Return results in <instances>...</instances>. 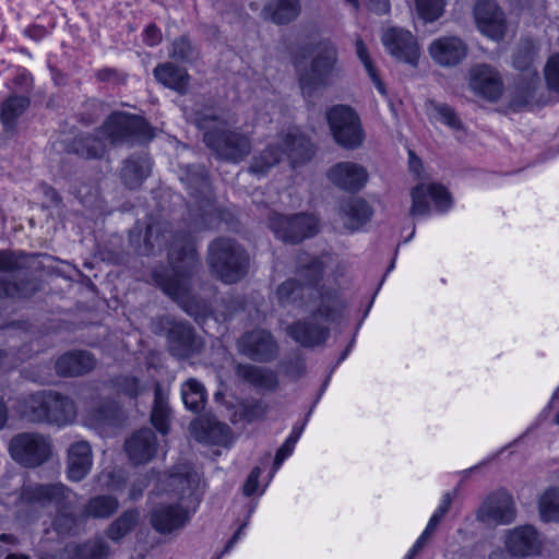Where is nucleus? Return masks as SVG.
<instances>
[{
	"label": "nucleus",
	"instance_id": "obj_1",
	"mask_svg": "<svg viewBox=\"0 0 559 559\" xmlns=\"http://www.w3.org/2000/svg\"><path fill=\"white\" fill-rule=\"evenodd\" d=\"M199 485L198 473L188 464L176 466L156 480L155 490L162 501L153 509L151 523L157 532L169 534L186 525L189 513L182 503L191 501Z\"/></svg>",
	"mask_w": 559,
	"mask_h": 559
},
{
	"label": "nucleus",
	"instance_id": "obj_2",
	"mask_svg": "<svg viewBox=\"0 0 559 559\" xmlns=\"http://www.w3.org/2000/svg\"><path fill=\"white\" fill-rule=\"evenodd\" d=\"M309 156V141L297 128H290L287 132L278 134L253 157L250 170L257 175H264L275 165L287 163L290 167H295Z\"/></svg>",
	"mask_w": 559,
	"mask_h": 559
},
{
	"label": "nucleus",
	"instance_id": "obj_3",
	"mask_svg": "<svg viewBox=\"0 0 559 559\" xmlns=\"http://www.w3.org/2000/svg\"><path fill=\"white\" fill-rule=\"evenodd\" d=\"M341 304L335 295H321L316 311L306 320L288 328V334L302 346L313 347L324 343L329 335L326 323L334 320Z\"/></svg>",
	"mask_w": 559,
	"mask_h": 559
},
{
	"label": "nucleus",
	"instance_id": "obj_4",
	"mask_svg": "<svg viewBox=\"0 0 559 559\" xmlns=\"http://www.w3.org/2000/svg\"><path fill=\"white\" fill-rule=\"evenodd\" d=\"M23 414L32 421L62 426L74 419L75 407L72 401L58 393L39 392L28 397Z\"/></svg>",
	"mask_w": 559,
	"mask_h": 559
},
{
	"label": "nucleus",
	"instance_id": "obj_5",
	"mask_svg": "<svg viewBox=\"0 0 559 559\" xmlns=\"http://www.w3.org/2000/svg\"><path fill=\"white\" fill-rule=\"evenodd\" d=\"M209 263L223 282L234 283L245 275L248 258L234 241L219 239L210 246Z\"/></svg>",
	"mask_w": 559,
	"mask_h": 559
},
{
	"label": "nucleus",
	"instance_id": "obj_6",
	"mask_svg": "<svg viewBox=\"0 0 559 559\" xmlns=\"http://www.w3.org/2000/svg\"><path fill=\"white\" fill-rule=\"evenodd\" d=\"M334 141L342 147L355 150L365 141V132L358 115L348 106L337 105L325 114Z\"/></svg>",
	"mask_w": 559,
	"mask_h": 559
},
{
	"label": "nucleus",
	"instance_id": "obj_7",
	"mask_svg": "<svg viewBox=\"0 0 559 559\" xmlns=\"http://www.w3.org/2000/svg\"><path fill=\"white\" fill-rule=\"evenodd\" d=\"M201 129H205L204 141L216 154L225 159L238 162L248 155L250 142L247 136L237 132L227 131L223 122H215L210 129L207 121L199 122Z\"/></svg>",
	"mask_w": 559,
	"mask_h": 559
},
{
	"label": "nucleus",
	"instance_id": "obj_8",
	"mask_svg": "<svg viewBox=\"0 0 559 559\" xmlns=\"http://www.w3.org/2000/svg\"><path fill=\"white\" fill-rule=\"evenodd\" d=\"M174 275L160 282L163 290L174 299L183 302L188 292V276L198 264L197 253L193 245L188 243L182 251L175 257V248L169 254Z\"/></svg>",
	"mask_w": 559,
	"mask_h": 559
},
{
	"label": "nucleus",
	"instance_id": "obj_9",
	"mask_svg": "<svg viewBox=\"0 0 559 559\" xmlns=\"http://www.w3.org/2000/svg\"><path fill=\"white\" fill-rule=\"evenodd\" d=\"M13 460L25 466H36L51 454V443L48 438L37 433H21L10 443Z\"/></svg>",
	"mask_w": 559,
	"mask_h": 559
},
{
	"label": "nucleus",
	"instance_id": "obj_10",
	"mask_svg": "<svg viewBox=\"0 0 559 559\" xmlns=\"http://www.w3.org/2000/svg\"><path fill=\"white\" fill-rule=\"evenodd\" d=\"M270 226L277 238L285 242L297 243L318 233V219L311 215H295L292 217L274 214Z\"/></svg>",
	"mask_w": 559,
	"mask_h": 559
},
{
	"label": "nucleus",
	"instance_id": "obj_11",
	"mask_svg": "<svg viewBox=\"0 0 559 559\" xmlns=\"http://www.w3.org/2000/svg\"><path fill=\"white\" fill-rule=\"evenodd\" d=\"M412 206L409 213L413 217L428 215L430 203L438 211H444L451 205V195L444 186L437 182H421L416 185L412 191Z\"/></svg>",
	"mask_w": 559,
	"mask_h": 559
},
{
	"label": "nucleus",
	"instance_id": "obj_12",
	"mask_svg": "<svg viewBox=\"0 0 559 559\" xmlns=\"http://www.w3.org/2000/svg\"><path fill=\"white\" fill-rule=\"evenodd\" d=\"M386 50L396 59L417 67L420 57V49L415 36L407 29L390 27L381 36Z\"/></svg>",
	"mask_w": 559,
	"mask_h": 559
},
{
	"label": "nucleus",
	"instance_id": "obj_13",
	"mask_svg": "<svg viewBox=\"0 0 559 559\" xmlns=\"http://www.w3.org/2000/svg\"><path fill=\"white\" fill-rule=\"evenodd\" d=\"M504 546L511 556L525 558L543 555L545 540L534 526L523 525L507 531Z\"/></svg>",
	"mask_w": 559,
	"mask_h": 559
},
{
	"label": "nucleus",
	"instance_id": "obj_14",
	"mask_svg": "<svg viewBox=\"0 0 559 559\" xmlns=\"http://www.w3.org/2000/svg\"><path fill=\"white\" fill-rule=\"evenodd\" d=\"M102 133L112 143L126 136L143 140L153 138L148 124L143 119L123 112L112 114L104 124Z\"/></svg>",
	"mask_w": 559,
	"mask_h": 559
},
{
	"label": "nucleus",
	"instance_id": "obj_15",
	"mask_svg": "<svg viewBox=\"0 0 559 559\" xmlns=\"http://www.w3.org/2000/svg\"><path fill=\"white\" fill-rule=\"evenodd\" d=\"M516 509L511 495L497 491L486 498L478 509L477 518L488 524H509L515 519Z\"/></svg>",
	"mask_w": 559,
	"mask_h": 559
},
{
	"label": "nucleus",
	"instance_id": "obj_16",
	"mask_svg": "<svg viewBox=\"0 0 559 559\" xmlns=\"http://www.w3.org/2000/svg\"><path fill=\"white\" fill-rule=\"evenodd\" d=\"M474 16L478 29L492 39L504 36L507 24L503 12L491 0H479L474 8Z\"/></svg>",
	"mask_w": 559,
	"mask_h": 559
},
{
	"label": "nucleus",
	"instance_id": "obj_17",
	"mask_svg": "<svg viewBox=\"0 0 559 559\" xmlns=\"http://www.w3.org/2000/svg\"><path fill=\"white\" fill-rule=\"evenodd\" d=\"M328 178L335 187L355 192L366 186L368 173L364 166L357 163L341 162L329 169Z\"/></svg>",
	"mask_w": 559,
	"mask_h": 559
},
{
	"label": "nucleus",
	"instance_id": "obj_18",
	"mask_svg": "<svg viewBox=\"0 0 559 559\" xmlns=\"http://www.w3.org/2000/svg\"><path fill=\"white\" fill-rule=\"evenodd\" d=\"M428 52L441 67H455L467 55V46L456 36H443L431 41Z\"/></svg>",
	"mask_w": 559,
	"mask_h": 559
},
{
	"label": "nucleus",
	"instance_id": "obj_19",
	"mask_svg": "<svg viewBox=\"0 0 559 559\" xmlns=\"http://www.w3.org/2000/svg\"><path fill=\"white\" fill-rule=\"evenodd\" d=\"M295 59L298 66L310 59L311 70H330L337 61V51L332 43L320 41L313 46L298 47Z\"/></svg>",
	"mask_w": 559,
	"mask_h": 559
},
{
	"label": "nucleus",
	"instance_id": "obj_20",
	"mask_svg": "<svg viewBox=\"0 0 559 559\" xmlns=\"http://www.w3.org/2000/svg\"><path fill=\"white\" fill-rule=\"evenodd\" d=\"M190 430L194 438L201 442L226 445L230 441L229 427L215 419H195L191 423Z\"/></svg>",
	"mask_w": 559,
	"mask_h": 559
},
{
	"label": "nucleus",
	"instance_id": "obj_21",
	"mask_svg": "<svg viewBox=\"0 0 559 559\" xmlns=\"http://www.w3.org/2000/svg\"><path fill=\"white\" fill-rule=\"evenodd\" d=\"M93 464L91 445L85 441L73 443L68 451V476L80 481L91 471Z\"/></svg>",
	"mask_w": 559,
	"mask_h": 559
},
{
	"label": "nucleus",
	"instance_id": "obj_22",
	"mask_svg": "<svg viewBox=\"0 0 559 559\" xmlns=\"http://www.w3.org/2000/svg\"><path fill=\"white\" fill-rule=\"evenodd\" d=\"M241 350L252 359H269L275 354V343L266 331H253L246 334L240 343Z\"/></svg>",
	"mask_w": 559,
	"mask_h": 559
},
{
	"label": "nucleus",
	"instance_id": "obj_23",
	"mask_svg": "<svg viewBox=\"0 0 559 559\" xmlns=\"http://www.w3.org/2000/svg\"><path fill=\"white\" fill-rule=\"evenodd\" d=\"M126 451L134 464L148 462L156 452L155 436L150 429H143L126 443Z\"/></svg>",
	"mask_w": 559,
	"mask_h": 559
},
{
	"label": "nucleus",
	"instance_id": "obj_24",
	"mask_svg": "<svg viewBox=\"0 0 559 559\" xmlns=\"http://www.w3.org/2000/svg\"><path fill=\"white\" fill-rule=\"evenodd\" d=\"M95 358L87 352H69L56 361V371L60 376L75 377L91 371Z\"/></svg>",
	"mask_w": 559,
	"mask_h": 559
},
{
	"label": "nucleus",
	"instance_id": "obj_25",
	"mask_svg": "<svg viewBox=\"0 0 559 559\" xmlns=\"http://www.w3.org/2000/svg\"><path fill=\"white\" fill-rule=\"evenodd\" d=\"M300 11V0H270L263 9V14L276 24H287L296 20Z\"/></svg>",
	"mask_w": 559,
	"mask_h": 559
},
{
	"label": "nucleus",
	"instance_id": "obj_26",
	"mask_svg": "<svg viewBox=\"0 0 559 559\" xmlns=\"http://www.w3.org/2000/svg\"><path fill=\"white\" fill-rule=\"evenodd\" d=\"M475 94L488 100H497L503 92V84L497 72H475L471 79Z\"/></svg>",
	"mask_w": 559,
	"mask_h": 559
},
{
	"label": "nucleus",
	"instance_id": "obj_27",
	"mask_svg": "<svg viewBox=\"0 0 559 559\" xmlns=\"http://www.w3.org/2000/svg\"><path fill=\"white\" fill-rule=\"evenodd\" d=\"M74 496V493L61 484L36 486L27 491V499L38 503H55L57 507H59L63 500L71 502Z\"/></svg>",
	"mask_w": 559,
	"mask_h": 559
},
{
	"label": "nucleus",
	"instance_id": "obj_28",
	"mask_svg": "<svg viewBox=\"0 0 559 559\" xmlns=\"http://www.w3.org/2000/svg\"><path fill=\"white\" fill-rule=\"evenodd\" d=\"M425 112L431 121L441 122L452 130H462L463 124L455 111L448 105L428 100L425 104Z\"/></svg>",
	"mask_w": 559,
	"mask_h": 559
},
{
	"label": "nucleus",
	"instance_id": "obj_29",
	"mask_svg": "<svg viewBox=\"0 0 559 559\" xmlns=\"http://www.w3.org/2000/svg\"><path fill=\"white\" fill-rule=\"evenodd\" d=\"M342 212L346 225L352 229L365 224L372 214L367 202L361 199H350L343 205Z\"/></svg>",
	"mask_w": 559,
	"mask_h": 559
},
{
	"label": "nucleus",
	"instance_id": "obj_30",
	"mask_svg": "<svg viewBox=\"0 0 559 559\" xmlns=\"http://www.w3.org/2000/svg\"><path fill=\"white\" fill-rule=\"evenodd\" d=\"M29 102L26 97L12 96L1 104L0 119L7 130L15 128L16 119L27 109Z\"/></svg>",
	"mask_w": 559,
	"mask_h": 559
},
{
	"label": "nucleus",
	"instance_id": "obj_31",
	"mask_svg": "<svg viewBox=\"0 0 559 559\" xmlns=\"http://www.w3.org/2000/svg\"><path fill=\"white\" fill-rule=\"evenodd\" d=\"M107 547L102 542H91L83 545L70 544L64 548V559H105Z\"/></svg>",
	"mask_w": 559,
	"mask_h": 559
},
{
	"label": "nucleus",
	"instance_id": "obj_32",
	"mask_svg": "<svg viewBox=\"0 0 559 559\" xmlns=\"http://www.w3.org/2000/svg\"><path fill=\"white\" fill-rule=\"evenodd\" d=\"M181 397L188 409L198 413L205 405V388L198 380L189 379L181 386Z\"/></svg>",
	"mask_w": 559,
	"mask_h": 559
},
{
	"label": "nucleus",
	"instance_id": "obj_33",
	"mask_svg": "<svg viewBox=\"0 0 559 559\" xmlns=\"http://www.w3.org/2000/svg\"><path fill=\"white\" fill-rule=\"evenodd\" d=\"M538 512L544 522H559V488H549L542 493Z\"/></svg>",
	"mask_w": 559,
	"mask_h": 559
},
{
	"label": "nucleus",
	"instance_id": "obj_34",
	"mask_svg": "<svg viewBox=\"0 0 559 559\" xmlns=\"http://www.w3.org/2000/svg\"><path fill=\"white\" fill-rule=\"evenodd\" d=\"M168 415L167 397L162 393L159 388H156L151 420L154 427L163 435L168 431Z\"/></svg>",
	"mask_w": 559,
	"mask_h": 559
},
{
	"label": "nucleus",
	"instance_id": "obj_35",
	"mask_svg": "<svg viewBox=\"0 0 559 559\" xmlns=\"http://www.w3.org/2000/svg\"><path fill=\"white\" fill-rule=\"evenodd\" d=\"M537 91V80L534 74L515 86L512 97L513 107L527 106L534 103Z\"/></svg>",
	"mask_w": 559,
	"mask_h": 559
},
{
	"label": "nucleus",
	"instance_id": "obj_36",
	"mask_svg": "<svg viewBox=\"0 0 559 559\" xmlns=\"http://www.w3.org/2000/svg\"><path fill=\"white\" fill-rule=\"evenodd\" d=\"M238 377L245 379L248 382L253 383L257 386L272 388L275 383L274 377L270 372L250 366V365H238L236 367Z\"/></svg>",
	"mask_w": 559,
	"mask_h": 559
},
{
	"label": "nucleus",
	"instance_id": "obj_37",
	"mask_svg": "<svg viewBox=\"0 0 559 559\" xmlns=\"http://www.w3.org/2000/svg\"><path fill=\"white\" fill-rule=\"evenodd\" d=\"M169 56L175 62L192 64L199 58V51L186 37H180L174 40Z\"/></svg>",
	"mask_w": 559,
	"mask_h": 559
},
{
	"label": "nucleus",
	"instance_id": "obj_38",
	"mask_svg": "<svg viewBox=\"0 0 559 559\" xmlns=\"http://www.w3.org/2000/svg\"><path fill=\"white\" fill-rule=\"evenodd\" d=\"M148 165L145 160H127L122 168V178L130 188H135L147 176Z\"/></svg>",
	"mask_w": 559,
	"mask_h": 559
},
{
	"label": "nucleus",
	"instance_id": "obj_39",
	"mask_svg": "<svg viewBox=\"0 0 559 559\" xmlns=\"http://www.w3.org/2000/svg\"><path fill=\"white\" fill-rule=\"evenodd\" d=\"M139 521V514L135 511H127L117 519L108 530V537L112 540H119L134 528Z\"/></svg>",
	"mask_w": 559,
	"mask_h": 559
},
{
	"label": "nucleus",
	"instance_id": "obj_40",
	"mask_svg": "<svg viewBox=\"0 0 559 559\" xmlns=\"http://www.w3.org/2000/svg\"><path fill=\"white\" fill-rule=\"evenodd\" d=\"M118 509V502L112 497L99 496L92 499L86 507V514L94 518H107Z\"/></svg>",
	"mask_w": 559,
	"mask_h": 559
},
{
	"label": "nucleus",
	"instance_id": "obj_41",
	"mask_svg": "<svg viewBox=\"0 0 559 559\" xmlns=\"http://www.w3.org/2000/svg\"><path fill=\"white\" fill-rule=\"evenodd\" d=\"M105 142L95 136L80 139L74 143L75 152L86 158H97L105 152Z\"/></svg>",
	"mask_w": 559,
	"mask_h": 559
},
{
	"label": "nucleus",
	"instance_id": "obj_42",
	"mask_svg": "<svg viewBox=\"0 0 559 559\" xmlns=\"http://www.w3.org/2000/svg\"><path fill=\"white\" fill-rule=\"evenodd\" d=\"M157 82L179 93L186 92L189 84L187 72H153Z\"/></svg>",
	"mask_w": 559,
	"mask_h": 559
},
{
	"label": "nucleus",
	"instance_id": "obj_43",
	"mask_svg": "<svg viewBox=\"0 0 559 559\" xmlns=\"http://www.w3.org/2000/svg\"><path fill=\"white\" fill-rule=\"evenodd\" d=\"M444 4V0H416L418 15L425 22L438 20L443 13Z\"/></svg>",
	"mask_w": 559,
	"mask_h": 559
},
{
	"label": "nucleus",
	"instance_id": "obj_44",
	"mask_svg": "<svg viewBox=\"0 0 559 559\" xmlns=\"http://www.w3.org/2000/svg\"><path fill=\"white\" fill-rule=\"evenodd\" d=\"M535 57V45L532 40H524L520 44L513 59V66L518 70H527L533 66Z\"/></svg>",
	"mask_w": 559,
	"mask_h": 559
},
{
	"label": "nucleus",
	"instance_id": "obj_45",
	"mask_svg": "<svg viewBox=\"0 0 559 559\" xmlns=\"http://www.w3.org/2000/svg\"><path fill=\"white\" fill-rule=\"evenodd\" d=\"M301 290L304 287L295 281H287L277 288L276 296L282 304H285L295 300Z\"/></svg>",
	"mask_w": 559,
	"mask_h": 559
},
{
	"label": "nucleus",
	"instance_id": "obj_46",
	"mask_svg": "<svg viewBox=\"0 0 559 559\" xmlns=\"http://www.w3.org/2000/svg\"><path fill=\"white\" fill-rule=\"evenodd\" d=\"M440 521H441V519L439 518V515L432 514L425 531L423 532V534L417 539L416 544L411 549L409 554L412 556L415 555L423 547V545L426 543V540L429 538V536L435 532V530L437 528Z\"/></svg>",
	"mask_w": 559,
	"mask_h": 559
},
{
	"label": "nucleus",
	"instance_id": "obj_47",
	"mask_svg": "<svg viewBox=\"0 0 559 559\" xmlns=\"http://www.w3.org/2000/svg\"><path fill=\"white\" fill-rule=\"evenodd\" d=\"M545 81L550 97L559 100V72H545Z\"/></svg>",
	"mask_w": 559,
	"mask_h": 559
},
{
	"label": "nucleus",
	"instance_id": "obj_48",
	"mask_svg": "<svg viewBox=\"0 0 559 559\" xmlns=\"http://www.w3.org/2000/svg\"><path fill=\"white\" fill-rule=\"evenodd\" d=\"M162 32L155 24H150L143 33V40L148 46H156L162 41Z\"/></svg>",
	"mask_w": 559,
	"mask_h": 559
},
{
	"label": "nucleus",
	"instance_id": "obj_49",
	"mask_svg": "<svg viewBox=\"0 0 559 559\" xmlns=\"http://www.w3.org/2000/svg\"><path fill=\"white\" fill-rule=\"evenodd\" d=\"M356 55L361 61L366 70H373L372 61L369 56L368 49L361 38H357L355 41Z\"/></svg>",
	"mask_w": 559,
	"mask_h": 559
},
{
	"label": "nucleus",
	"instance_id": "obj_50",
	"mask_svg": "<svg viewBox=\"0 0 559 559\" xmlns=\"http://www.w3.org/2000/svg\"><path fill=\"white\" fill-rule=\"evenodd\" d=\"M318 72H305L300 78V88L305 95H310L312 90H314V85H317Z\"/></svg>",
	"mask_w": 559,
	"mask_h": 559
},
{
	"label": "nucleus",
	"instance_id": "obj_51",
	"mask_svg": "<svg viewBox=\"0 0 559 559\" xmlns=\"http://www.w3.org/2000/svg\"><path fill=\"white\" fill-rule=\"evenodd\" d=\"M20 296H22V293L20 292L16 284L4 278H0V298Z\"/></svg>",
	"mask_w": 559,
	"mask_h": 559
},
{
	"label": "nucleus",
	"instance_id": "obj_52",
	"mask_svg": "<svg viewBox=\"0 0 559 559\" xmlns=\"http://www.w3.org/2000/svg\"><path fill=\"white\" fill-rule=\"evenodd\" d=\"M260 474H261L260 469L254 468L248 476V478L243 485V492L246 496H251L257 492L258 479L260 477Z\"/></svg>",
	"mask_w": 559,
	"mask_h": 559
},
{
	"label": "nucleus",
	"instance_id": "obj_53",
	"mask_svg": "<svg viewBox=\"0 0 559 559\" xmlns=\"http://www.w3.org/2000/svg\"><path fill=\"white\" fill-rule=\"evenodd\" d=\"M367 8L376 14H385L390 10L389 0H364Z\"/></svg>",
	"mask_w": 559,
	"mask_h": 559
},
{
	"label": "nucleus",
	"instance_id": "obj_54",
	"mask_svg": "<svg viewBox=\"0 0 559 559\" xmlns=\"http://www.w3.org/2000/svg\"><path fill=\"white\" fill-rule=\"evenodd\" d=\"M19 266V261L15 255L8 252H0V271L11 270Z\"/></svg>",
	"mask_w": 559,
	"mask_h": 559
},
{
	"label": "nucleus",
	"instance_id": "obj_55",
	"mask_svg": "<svg viewBox=\"0 0 559 559\" xmlns=\"http://www.w3.org/2000/svg\"><path fill=\"white\" fill-rule=\"evenodd\" d=\"M72 523H73V519L71 516H69V515H60L55 521V530L59 534H63V533L69 532L71 530Z\"/></svg>",
	"mask_w": 559,
	"mask_h": 559
},
{
	"label": "nucleus",
	"instance_id": "obj_56",
	"mask_svg": "<svg viewBox=\"0 0 559 559\" xmlns=\"http://www.w3.org/2000/svg\"><path fill=\"white\" fill-rule=\"evenodd\" d=\"M120 385L122 391L129 396H135L139 393V383L133 378L124 379Z\"/></svg>",
	"mask_w": 559,
	"mask_h": 559
},
{
	"label": "nucleus",
	"instance_id": "obj_57",
	"mask_svg": "<svg viewBox=\"0 0 559 559\" xmlns=\"http://www.w3.org/2000/svg\"><path fill=\"white\" fill-rule=\"evenodd\" d=\"M293 445H289V443H284L276 452L275 455V465L276 467H280V465L284 462L286 457H288L293 452Z\"/></svg>",
	"mask_w": 559,
	"mask_h": 559
},
{
	"label": "nucleus",
	"instance_id": "obj_58",
	"mask_svg": "<svg viewBox=\"0 0 559 559\" xmlns=\"http://www.w3.org/2000/svg\"><path fill=\"white\" fill-rule=\"evenodd\" d=\"M451 502L452 498L450 493H445L441 500L440 506L437 508L433 514L439 515V518L442 519L443 515L449 511Z\"/></svg>",
	"mask_w": 559,
	"mask_h": 559
},
{
	"label": "nucleus",
	"instance_id": "obj_59",
	"mask_svg": "<svg viewBox=\"0 0 559 559\" xmlns=\"http://www.w3.org/2000/svg\"><path fill=\"white\" fill-rule=\"evenodd\" d=\"M549 408L555 412L554 421L559 425V386L552 395V399L549 403Z\"/></svg>",
	"mask_w": 559,
	"mask_h": 559
},
{
	"label": "nucleus",
	"instance_id": "obj_60",
	"mask_svg": "<svg viewBox=\"0 0 559 559\" xmlns=\"http://www.w3.org/2000/svg\"><path fill=\"white\" fill-rule=\"evenodd\" d=\"M370 79H371L373 85L376 86V88L378 90V92L381 95L385 96L386 91H385L384 84L382 83V81L380 80V78L378 75V72H370Z\"/></svg>",
	"mask_w": 559,
	"mask_h": 559
},
{
	"label": "nucleus",
	"instance_id": "obj_61",
	"mask_svg": "<svg viewBox=\"0 0 559 559\" xmlns=\"http://www.w3.org/2000/svg\"><path fill=\"white\" fill-rule=\"evenodd\" d=\"M409 168L411 170L416 174L417 176H420V169H421V162L411 152L409 153Z\"/></svg>",
	"mask_w": 559,
	"mask_h": 559
},
{
	"label": "nucleus",
	"instance_id": "obj_62",
	"mask_svg": "<svg viewBox=\"0 0 559 559\" xmlns=\"http://www.w3.org/2000/svg\"><path fill=\"white\" fill-rule=\"evenodd\" d=\"M26 34L34 39H39L45 36L46 31L40 26H33L26 29Z\"/></svg>",
	"mask_w": 559,
	"mask_h": 559
},
{
	"label": "nucleus",
	"instance_id": "obj_63",
	"mask_svg": "<svg viewBox=\"0 0 559 559\" xmlns=\"http://www.w3.org/2000/svg\"><path fill=\"white\" fill-rule=\"evenodd\" d=\"M544 70H559V53L554 55L552 57L549 58Z\"/></svg>",
	"mask_w": 559,
	"mask_h": 559
},
{
	"label": "nucleus",
	"instance_id": "obj_64",
	"mask_svg": "<svg viewBox=\"0 0 559 559\" xmlns=\"http://www.w3.org/2000/svg\"><path fill=\"white\" fill-rule=\"evenodd\" d=\"M240 535H241V528L238 530L235 535L233 536V538L230 539V542L228 543V545L226 546L225 548V551H228L233 546L234 544L240 538Z\"/></svg>",
	"mask_w": 559,
	"mask_h": 559
}]
</instances>
